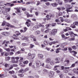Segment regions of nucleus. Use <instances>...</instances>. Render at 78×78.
Returning <instances> with one entry per match:
<instances>
[{"mask_svg":"<svg viewBox=\"0 0 78 78\" xmlns=\"http://www.w3.org/2000/svg\"><path fill=\"white\" fill-rule=\"evenodd\" d=\"M66 8L67 9H72V7H70V5L69 4L66 5Z\"/></svg>","mask_w":78,"mask_h":78,"instance_id":"nucleus-4","label":"nucleus"},{"mask_svg":"<svg viewBox=\"0 0 78 78\" xmlns=\"http://www.w3.org/2000/svg\"><path fill=\"white\" fill-rule=\"evenodd\" d=\"M69 33L70 35H73V34H74V33H73V32L72 31H69Z\"/></svg>","mask_w":78,"mask_h":78,"instance_id":"nucleus-36","label":"nucleus"},{"mask_svg":"<svg viewBox=\"0 0 78 78\" xmlns=\"http://www.w3.org/2000/svg\"><path fill=\"white\" fill-rule=\"evenodd\" d=\"M55 75V72L53 71H50L49 77V78H52Z\"/></svg>","mask_w":78,"mask_h":78,"instance_id":"nucleus-3","label":"nucleus"},{"mask_svg":"<svg viewBox=\"0 0 78 78\" xmlns=\"http://www.w3.org/2000/svg\"><path fill=\"white\" fill-rule=\"evenodd\" d=\"M62 38H65V35L64 34H62Z\"/></svg>","mask_w":78,"mask_h":78,"instance_id":"nucleus-61","label":"nucleus"},{"mask_svg":"<svg viewBox=\"0 0 78 78\" xmlns=\"http://www.w3.org/2000/svg\"><path fill=\"white\" fill-rule=\"evenodd\" d=\"M60 58L59 57H56L55 58V61H56L57 62H55V64H57V63H59V61L60 60Z\"/></svg>","mask_w":78,"mask_h":78,"instance_id":"nucleus-5","label":"nucleus"},{"mask_svg":"<svg viewBox=\"0 0 78 78\" xmlns=\"http://www.w3.org/2000/svg\"><path fill=\"white\" fill-rule=\"evenodd\" d=\"M9 35V33L8 32H5V36H8Z\"/></svg>","mask_w":78,"mask_h":78,"instance_id":"nucleus-34","label":"nucleus"},{"mask_svg":"<svg viewBox=\"0 0 78 78\" xmlns=\"http://www.w3.org/2000/svg\"><path fill=\"white\" fill-rule=\"evenodd\" d=\"M30 38V39H34V38H35V37L33 35H31L29 37Z\"/></svg>","mask_w":78,"mask_h":78,"instance_id":"nucleus-25","label":"nucleus"},{"mask_svg":"<svg viewBox=\"0 0 78 78\" xmlns=\"http://www.w3.org/2000/svg\"><path fill=\"white\" fill-rule=\"evenodd\" d=\"M63 74H61L59 76V77L60 78H63Z\"/></svg>","mask_w":78,"mask_h":78,"instance_id":"nucleus-53","label":"nucleus"},{"mask_svg":"<svg viewBox=\"0 0 78 78\" xmlns=\"http://www.w3.org/2000/svg\"><path fill=\"white\" fill-rule=\"evenodd\" d=\"M34 45L32 44H30V48H33L34 47Z\"/></svg>","mask_w":78,"mask_h":78,"instance_id":"nucleus-18","label":"nucleus"},{"mask_svg":"<svg viewBox=\"0 0 78 78\" xmlns=\"http://www.w3.org/2000/svg\"><path fill=\"white\" fill-rule=\"evenodd\" d=\"M17 11H16L15 12L16 13H20V10H19V9H16Z\"/></svg>","mask_w":78,"mask_h":78,"instance_id":"nucleus-35","label":"nucleus"},{"mask_svg":"<svg viewBox=\"0 0 78 78\" xmlns=\"http://www.w3.org/2000/svg\"><path fill=\"white\" fill-rule=\"evenodd\" d=\"M2 13H3V14H4V15L7 14V13H6V12L5 11H3L2 9Z\"/></svg>","mask_w":78,"mask_h":78,"instance_id":"nucleus-24","label":"nucleus"},{"mask_svg":"<svg viewBox=\"0 0 78 78\" xmlns=\"http://www.w3.org/2000/svg\"><path fill=\"white\" fill-rule=\"evenodd\" d=\"M36 66L37 67H39L41 66V62L40 61H38L36 62Z\"/></svg>","mask_w":78,"mask_h":78,"instance_id":"nucleus-2","label":"nucleus"},{"mask_svg":"<svg viewBox=\"0 0 78 78\" xmlns=\"http://www.w3.org/2000/svg\"><path fill=\"white\" fill-rule=\"evenodd\" d=\"M33 9H34V8H31L30 9V12H32V10H33Z\"/></svg>","mask_w":78,"mask_h":78,"instance_id":"nucleus-56","label":"nucleus"},{"mask_svg":"<svg viewBox=\"0 0 78 78\" xmlns=\"http://www.w3.org/2000/svg\"><path fill=\"white\" fill-rule=\"evenodd\" d=\"M22 39H23V40H24L25 39L27 40L28 39V38L27 37H24L23 36H22Z\"/></svg>","mask_w":78,"mask_h":78,"instance_id":"nucleus-12","label":"nucleus"},{"mask_svg":"<svg viewBox=\"0 0 78 78\" xmlns=\"http://www.w3.org/2000/svg\"><path fill=\"white\" fill-rule=\"evenodd\" d=\"M75 66V63H73L71 65V66H70V68H72V67H74Z\"/></svg>","mask_w":78,"mask_h":78,"instance_id":"nucleus-33","label":"nucleus"},{"mask_svg":"<svg viewBox=\"0 0 78 78\" xmlns=\"http://www.w3.org/2000/svg\"><path fill=\"white\" fill-rule=\"evenodd\" d=\"M45 68H46L47 69H51V66L48 65H46L45 66Z\"/></svg>","mask_w":78,"mask_h":78,"instance_id":"nucleus-7","label":"nucleus"},{"mask_svg":"<svg viewBox=\"0 0 78 78\" xmlns=\"http://www.w3.org/2000/svg\"><path fill=\"white\" fill-rule=\"evenodd\" d=\"M22 45L23 46H27V44H26V43H23L22 44Z\"/></svg>","mask_w":78,"mask_h":78,"instance_id":"nucleus-49","label":"nucleus"},{"mask_svg":"<svg viewBox=\"0 0 78 78\" xmlns=\"http://www.w3.org/2000/svg\"><path fill=\"white\" fill-rule=\"evenodd\" d=\"M70 67H65L64 68V69H65L66 70H69V69Z\"/></svg>","mask_w":78,"mask_h":78,"instance_id":"nucleus-45","label":"nucleus"},{"mask_svg":"<svg viewBox=\"0 0 78 78\" xmlns=\"http://www.w3.org/2000/svg\"><path fill=\"white\" fill-rule=\"evenodd\" d=\"M62 13L61 12H60L58 13L59 16H61V15H62Z\"/></svg>","mask_w":78,"mask_h":78,"instance_id":"nucleus-60","label":"nucleus"},{"mask_svg":"<svg viewBox=\"0 0 78 78\" xmlns=\"http://www.w3.org/2000/svg\"><path fill=\"white\" fill-rule=\"evenodd\" d=\"M46 5H47V6H48V5H50V3L48 2H46L45 3Z\"/></svg>","mask_w":78,"mask_h":78,"instance_id":"nucleus-57","label":"nucleus"},{"mask_svg":"<svg viewBox=\"0 0 78 78\" xmlns=\"http://www.w3.org/2000/svg\"><path fill=\"white\" fill-rule=\"evenodd\" d=\"M6 22H2V25H1V26H5V25H6Z\"/></svg>","mask_w":78,"mask_h":78,"instance_id":"nucleus-28","label":"nucleus"},{"mask_svg":"<svg viewBox=\"0 0 78 78\" xmlns=\"http://www.w3.org/2000/svg\"><path fill=\"white\" fill-rule=\"evenodd\" d=\"M77 70H78V68L77 69H74L73 70V72L74 73H76V71H77Z\"/></svg>","mask_w":78,"mask_h":78,"instance_id":"nucleus-21","label":"nucleus"},{"mask_svg":"<svg viewBox=\"0 0 78 78\" xmlns=\"http://www.w3.org/2000/svg\"><path fill=\"white\" fill-rule=\"evenodd\" d=\"M64 1L65 3H67V2H69V0H64Z\"/></svg>","mask_w":78,"mask_h":78,"instance_id":"nucleus-58","label":"nucleus"},{"mask_svg":"<svg viewBox=\"0 0 78 78\" xmlns=\"http://www.w3.org/2000/svg\"><path fill=\"white\" fill-rule=\"evenodd\" d=\"M75 40V38H72L69 39V41H74Z\"/></svg>","mask_w":78,"mask_h":78,"instance_id":"nucleus-48","label":"nucleus"},{"mask_svg":"<svg viewBox=\"0 0 78 78\" xmlns=\"http://www.w3.org/2000/svg\"><path fill=\"white\" fill-rule=\"evenodd\" d=\"M46 20H50V18L49 17V15H47L46 16Z\"/></svg>","mask_w":78,"mask_h":78,"instance_id":"nucleus-20","label":"nucleus"},{"mask_svg":"<svg viewBox=\"0 0 78 78\" xmlns=\"http://www.w3.org/2000/svg\"><path fill=\"white\" fill-rule=\"evenodd\" d=\"M44 44H45V45H47L48 44V43L47 42V41L45 40L44 42Z\"/></svg>","mask_w":78,"mask_h":78,"instance_id":"nucleus-38","label":"nucleus"},{"mask_svg":"<svg viewBox=\"0 0 78 78\" xmlns=\"http://www.w3.org/2000/svg\"><path fill=\"white\" fill-rule=\"evenodd\" d=\"M6 25L8 27H10V24L9 23L6 22Z\"/></svg>","mask_w":78,"mask_h":78,"instance_id":"nucleus-42","label":"nucleus"},{"mask_svg":"<svg viewBox=\"0 0 78 78\" xmlns=\"http://www.w3.org/2000/svg\"><path fill=\"white\" fill-rule=\"evenodd\" d=\"M72 52H73V55L74 56H76V54H77V52L74 51H73Z\"/></svg>","mask_w":78,"mask_h":78,"instance_id":"nucleus-11","label":"nucleus"},{"mask_svg":"<svg viewBox=\"0 0 78 78\" xmlns=\"http://www.w3.org/2000/svg\"><path fill=\"white\" fill-rule=\"evenodd\" d=\"M8 5H11V3H7L6 4H5V5L6 6Z\"/></svg>","mask_w":78,"mask_h":78,"instance_id":"nucleus-55","label":"nucleus"},{"mask_svg":"<svg viewBox=\"0 0 78 78\" xmlns=\"http://www.w3.org/2000/svg\"><path fill=\"white\" fill-rule=\"evenodd\" d=\"M18 76H19L20 77H23L24 76V75L23 74H18Z\"/></svg>","mask_w":78,"mask_h":78,"instance_id":"nucleus-26","label":"nucleus"},{"mask_svg":"<svg viewBox=\"0 0 78 78\" xmlns=\"http://www.w3.org/2000/svg\"><path fill=\"white\" fill-rule=\"evenodd\" d=\"M19 73H23L24 72V71H23V69H21L20 70H19Z\"/></svg>","mask_w":78,"mask_h":78,"instance_id":"nucleus-27","label":"nucleus"},{"mask_svg":"<svg viewBox=\"0 0 78 78\" xmlns=\"http://www.w3.org/2000/svg\"><path fill=\"white\" fill-rule=\"evenodd\" d=\"M50 62V59L49 58H47L46 60V63H49Z\"/></svg>","mask_w":78,"mask_h":78,"instance_id":"nucleus-14","label":"nucleus"},{"mask_svg":"<svg viewBox=\"0 0 78 78\" xmlns=\"http://www.w3.org/2000/svg\"><path fill=\"white\" fill-rule=\"evenodd\" d=\"M40 27V25H37L33 28V29L34 30H37V28H39Z\"/></svg>","mask_w":78,"mask_h":78,"instance_id":"nucleus-6","label":"nucleus"},{"mask_svg":"<svg viewBox=\"0 0 78 78\" xmlns=\"http://www.w3.org/2000/svg\"><path fill=\"white\" fill-rule=\"evenodd\" d=\"M15 33L16 34V36H19V35L21 34V33H20V32L18 31H16Z\"/></svg>","mask_w":78,"mask_h":78,"instance_id":"nucleus-9","label":"nucleus"},{"mask_svg":"<svg viewBox=\"0 0 78 78\" xmlns=\"http://www.w3.org/2000/svg\"><path fill=\"white\" fill-rule=\"evenodd\" d=\"M57 33V30L56 29H53L51 31V34L53 36H55V34Z\"/></svg>","mask_w":78,"mask_h":78,"instance_id":"nucleus-1","label":"nucleus"},{"mask_svg":"<svg viewBox=\"0 0 78 78\" xmlns=\"http://www.w3.org/2000/svg\"><path fill=\"white\" fill-rule=\"evenodd\" d=\"M43 74L45 75L47 73V70L46 69H44L43 70Z\"/></svg>","mask_w":78,"mask_h":78,"instance_id":"nucleus-10","label":"nucleus"},{"mask_svg":"<svg viewBox=\"0 0 78 78\" xmlns=\"http://www.w3.org/2000/svg\"><path fill=\"white\" fill-rule=\"evenodd\" d=\"M72 48L73 49H74V50H76V46H73L72 47Z\"/></svg>","mask_w":78,"mask_h":78,"instance_id":"nucleus-43","label":"nucleus"},{"mask_svg":"<svg viewBox=\"0 0 78 78\" xmlns=\"http://www.w3.org/2000/svg\"><path fill=\"white\" fill-rule=\"evenodd\" d=\"M62 45H63L64 46L66 45V43H64L61 44V47H62V48H64V46H62Z\"/></svg>","mask_w":78,"mask_h":78,"instance_id":"nucleus-22","label":"nucleus"},{"mask_svg":"<svg viewBox=\"0 0 78 78\" xmlns=\"http://www.w3.org/2000/svg\"><path fill=\"white\" fill-rule=\"evenodd\" d=\"M24 32H26V31L27 30V28L26 27H24Z\"/></svg>","mask_w":78,"mask_h":78,"instance_id":"nucleus-46","label":"nucleus"},{"mask_svg":"<svg viewBox=\"0 0 78 78\" xmlns=\"http://www.w3.org/2000/svg\"><path fill=\"white\" fill-rule=\"evenodd\" d=\"M71 22H72V21H71V20L68 19L67 21V23H71Z\"/></svg>","mask_w":78,"mask_h":78,"instance_id":"nucleus-47","label":"nucleus"},{"mask_svg":"<svg viewBox=\"0 0 78 78\" xmlns=\"http://www.w3.org/2000/svg\"><path fill=\"white\" fill-rule=\"evenodd\" d=\"M38 56L39 58L41 59H42L43 58V55L41 54H39L38 55Z\"/></svg>","mask_w":78,"mask_h":78,"instance_id":"nucleus-8","label":"nucleus"},{"mask_svg":"<svg viewBox=\"0 0 78 78\" xmlns=\"http://www.w3.org/2000/svg\"><path fill=\"white\" fill-rule=\"evenodd\" d=\"M50 17H54V15H51L50 16Z\"/></svg>","mask_w":78,"mask_h":78,"instance_id":"nucleus-62","label":"nucleus"},{"mask_svg":"<svg viewBox=\"0 0 78 78\" xmlns=\"http://www.w3.org/2000/svg\"><path fill=\"white\" fill-rule=\"evenodd\" d=\"M35 34H40V31L37 30L35 32Z\"/></svg>","mask_w":78,"mask_h":78,"instance_id":"nucleus-23","label":"nucleus"},{"mask_svg":"<svg viewBox=\"0 0 78 78\" xmlns=\"http://www.w3.org/2000/svg\"><path fill=\"white\" fill-rule=\"evenodd\" d=\"M2 35L5 36V34H6L5 32H2Z\"/></svg>","mask_w":78,"mask_h":78,"instance_id":"nucleus-52","label":"nucleus"},{"mask_svg":"<svg viewBox=\"0 0 78 78\" xmlns=\"http://www.w3.org/2000/svg\"><path fill=\"white\" fill-rule=\"evenodd\" d=\"M69 9H67L66 10V11L67 13L69 12H73V10H70Z\"/></svg>","mask_w":78,"mask_h":78,"instance_id":"nucleus-30","label":"nucleus"},{"mask_svg":"<svg viewBox=\"0 0 78 78\" xmlns=\"http://www.w3.org/2000/svg\"><path fill=\"white\" fill-rule=\"evenodd\" d=\"M36 56V54H34L32 55V57H31V59H33L34 58L35 56Z\"/></svg>","mask_w":78,"mask_h":78,"instance_id":"nucleus-13","label":"nucleus"},{"mask_svg":"<svg viewBox=\"0 0 78 78\" xmlns=\"http://www.w3.org/2000/svg\"><path fill=\"white\" fill-rule=\"evenodd\" d=\"M28 78H34V77L33 76H29Z\"/></svg>","mask_w":78,"mask_h":78,"instance_id":"nucleus-64","label":"nucleus"},{"mask_svg":"<svg viewBox=\"0 0 78 78\" xmlns=\"http://www.w3.org/2000/svg\"><path fill=\"white\" fill-rule=\"evenodd\" d=\"M24 64H27V63H28V61H26L23 62Z\"/></svg>","mask_w":78,"mask_h":78,"instance_id":"nucleus-31","label":"nucleus"},{"mask_svg":"<svg viewBox=\"0 0 78 78\" xmlns=\"http://www.w3.org/2000/svg\"><path fill=\"white\" fill-rule=\"evenodd\" d=\"M3 4H4L3 2H0V6H2V5H3Z\"/></svg>","mask_w":78,"mask_h":78,"instance_id":"nucleus-40","label":"nucleus"},{"mask_svg":"<svg viewBox=\"0 0 78 78\" xmlns=\"http://www.w3.org/2000/svg\"><path fill=\"white\" fill-rule=\"evenodd\" d=\"M25 24L26 25H27V26L28 27H30V24L28 23V21L26 22Z\"/></svg>","mask_w":78,"mask_h":78,"instance_id":"nucleus-29","label":"nucleus"},{"mask_svg":"<svg viewBox=\"0 0 78 78\" xmlns=\"http://www.w3.org/2000/svg\"><path fill=\"white\" fill-rule=\"evenodd\" d=\"M56 23H54L52 24V27H55V26H56Z\"/></svg>","mask_w":78,"mask_h":78,"instance_id":"nucleus-44","label":"nucleus"},{"mask_svg":"<svg viewBox=\"0 0 78 78\" xmlns=\"http://www.w3.org/2000/svg\"><path fill=\"white\" fill-rule=\"evenodd\" d=\"M52 6L53 7H55V6H56L58 5V4L55 3H53V4H52Z\"/></svg>","mask_w":78,"mask_h":78,"instance_id":"nucleus-17","label":"nucleus"},{"mask_svg":"<svg viewBox=\"0 0 78 78\" xmlns=\"http://www.w3.org/2000/svg\"><path fill=\"white\" fill-rule=\"evenodd\" d=\"M50 64H51V65L52 66L54 65V62L53 61H52L50 63Z\"/></svg>","mask_w":78,"mask_h":78,"instance_id":"nucleus-37","label":"nucleus"},{"mask_svg":"<svg viewBox=\"0 0 78 78\" xmlns=\"http://www.w3.org/2000/svg\"><path fill=\"white\" fill-rule=\"evenodd\" d=\"M73 24H72L71 25L70 27H71V28H76V26H75L74 25L73 26Z\"/></svg>","mask_w":78,"mask_h":78,"instance_id":"nucleus-32","label":"nucleus"},{"mask_svg":"<svg viewBox=\"0 0 78 78\" xmlns=\"http://www.w3.org/2000/svg\"><path fill=\"white\" fill-rule=\"evenodd\" d=\"M13 36H15V37L14 38V39H15L16 40H17L19 39V37H18L16 36V34H13Z\"/></svg>","mask_w":78,"mask_h":78,"instance_id":"nucleus-15","label":"nucleus"},{"mask_svg":"<svg viewBox=\"0 0 78 78\" xmlns=\"http://www.w3.org/2000/svg\"><path fill=\"white\" fill-rule=\"evenodd\" d=\"M66 29H67V30H72V29H71V28H70V27H67Z\"/></svg>","mask_w":78,"mask_h":78,"instance_id":"nucleus-51","label":"nucleus"},{"mask_svg":"<svg viewBox=\"0 0 78 78\" xmlns=\"http://www.w3.org/2000/svg\"><path fill=\"white\" fill-rule=\"evenodd\" d=\"M22 11H26V9L25 8H23L22 9Z\"/></svg>","mask_w":78,"mask_h":78,"instance_id":"nucleus-63","label":"nucleus"},{"mask_svg":"<svg viewBox=\"0 0 78 78\" xmlns=\"http://www.w3.org/2000/svg\"><path fill=\"white\" fill-rule=\"evenodd\" d=\"M10 55H14V53L13 52H10Z\"/></svg>","mask_w":78,"mask_h":78,"instance_id":"nucleus-59","label":"nucleus"},{"mask_svg":"<svg viewBox=\"0 0 78 78\" xmlns=\"http://www.w3.org/2000/svg\"><path fill=\"white\" fill-rule=\"evenodd\" d=\"M20 32L21 33H25V32L24 31H23V30H20Z\"/></svg>","mask_w":78,"mask_h":78,"instance_id":"nucleus-54","label":"nucleus"},{"mask_svg":"<svg viewBox=\"0 0 78 78\" xmlns=\"http://www.w3.org/2000/svg\"><path fill=\"white\" fill-rule=\"evenodd\" d=\"M50 29H48L44 31V33H48L49 32V31H50Z\"/></svg>","mask_w":78,"mask_h":78,"instance_id":"nucleus-19","label":"nucleus"},{"mask_svg":"<svg viewBox=\"0 0 78 78\" xmlns=\"http://www.w3.org/2000/svg\"><path fill=\"white\" fill-rule=\"evenodd\" d=\"M12 63H17V62L15 61V60H12Z\"/></svg>","mask_w":78,"mask_h":78,"instance_id":"nucleus-50","label":"nucleus"},{"mask_svg":"<svg viewBox=\"0 0 78 78\" xmlns=\"http://www.w3.org/2000/svg\"><path fill=\"white\" fill-rule=\"evenodd\" d=\"M63 71L65 73H67V72H68V70L67 69H63Z\"/></svg>","mask_w":78,"mask_h":78,"instance_id":"nucleus-39","label":"nucleus"},{"mask_svg":"<svg viewBox=\"0 0 78 78\" xmlns=\"http://www.w3.org/2000/svg\"><path fill=\"white\" fill-rule=\"evenodd\" d=\"M78 25V22H76L73 23V25H74V26Z\"/></svg>","mask_w":78,"mask_h":78,"instance_id":"nucleus-16","label":"nucleus"},{"mask_svg":"<svg viewBox=\"0 0 78 78\" xmlns=\"http://www.w3.org/2000/svg\"><path fill=\"white\" fill-rule=\"evenodd\" d=\"M5 11H7V12H9V11H10V8L6 9Z\"/></svg>","mask_w":78,"mask_h":78,"instance_id":"nucleus-41","label":"nucleus"}]
</instances>
